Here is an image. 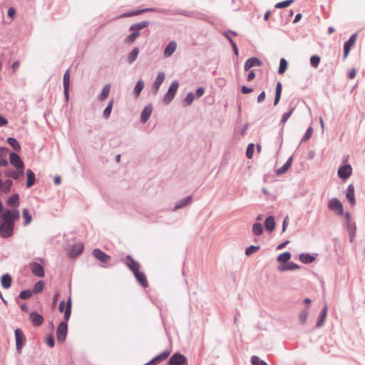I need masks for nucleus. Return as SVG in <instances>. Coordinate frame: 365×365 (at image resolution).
I'll return each instance as SVG.
<instances>
[{
  "label": "nucleus",
  "mask_w": 365,
  "mask_h": 365,
  "mask_svg": "<svg viewBox=\"0 0 365 365\" xmlns=\"http://www.w3.org/2000/svg\"><path fill=\"white\" fill-rule=\"evenodd\" d=\"M352 173V168L350 165L346 164L340 167L338 170V176L342 179L346 180L350 177Z\"/></svg>",
  "instance_id": "0eeeda50"
},
{
  "label": "nucleus",
  "mask_w": 365,
  "mask_h": 365,
  "mask_svg": "<svg viewBox=\"0 0 365 365\" xmlns=\"http://www.w3.org/2000/svg\"><path fill=\"white\" fill-rule=\"evenodd\" d=\"M170 353H171V350L167 349V350H165L164 351H163L162 353H160V354L157 355L155 356V358L157 359L158 362H160V361L165 360V359H167L169 356V355L170 354Z\"/></svg>",
  "instance_id": "c03bdc74"
},
{
  "label": "nucleus",
  "mask_w": 365,
  "mask_h": 365,
  "mask_svg": "<svg viewBox=\"0 0 365 365\" xmlns=\"http://www.w3.org/2000/svg\"><path fill=\"white\" fill-rule=\"evenodd\" d=\"M294 1V0H286V1H281V2H279L277 4H275L274 7L276 9H282V8H285V7H288Z\"/></svg>",
  "instance_id": "de8ad7c7"
},
{
  "label": "nucleus",
  "mask_w": 365,
  "mask_h": 365,
  "mask_svg": "<svg viewBox=\"0 0 365 365\" xmlns=\"http://www.w3.org/2000/svg\"><path fill=\"white\" fill-rule=\"evenodd\" d=\"M149 24L150 23L148 21H140L139 23L131 25L130 30H137L140 32V30L146 28L149 26Z\"/></svg>",
  "instance_id": "7c9ffc66"
},
{
  "label": "nucleus",
  "mask_w": 365,
  "mask_h": 365,
  "mask_svg": "<svg viewBox=\"0 0 365 365\" xmlns=\"http://www.w3.org/2000/svg\"><path fill=\"white\" fill-rule=\"evenodd\" d=\"M255 145L253 143H250L247 145L246 150V156L248 159H252L254 154Z\"/></svg>",
  "instance_id": "09e8293b"
},
{
  "label": "nucleus",
  "mask_w": 365,
  "mask_h": 365,
  "mask_svg": "<svg viewBox=\"0 0 365 365\" xmlns=\"http://www.w3.org/2000/svg\"><path fill=\"white\" fill-rule=\"evenodd\" d=\"M22 217L24 220V225L25 226H26L31 223V222L32 220V217L27 209H24L22 210Z\"/></svg>",
  "instance_id": "c9c22d12"
},
{
  "label": "nucleus",
  "mask_w": 365,
  "mask_h": 365,
  "mask_svg": "<svg viewBox=\"0 0 365 365\" xmlns=\"http://www.w3.org/2000/svg\"><path fill=\"white\" fill-rule=\"evenodd\" d=\"M192 196L189 195L177 201L175 204L174 207L173 208V211L175 212L179 209H181L184 207L189 205L192 202Z\"/></svg>",
  "instance_id": "ddd939ff"
},
{
  "label": "nucleus",
  "mask_w": 365,
  "mask_h": 365,
  "mask_svg": "<svg viewBox=\"0 0 365 365\" xmlns=\"http://www.w3.org/2000/svg\"><path fill=\"white\" fill-rule=\"evenodd\" d=\"M71 299L69 298L68 302H67V304H66V310H65V320L66 321H68L71 317Z\"/></svg>",
  "instance_id": "a18cd8bd"
},
{
  "label": "nucleus",
  "mask_w": 365,
  "mask_h": 365,
  "mask_svg": "<svg viewBox=\"0 0 365 365\" xmlns=\"http://www.w3.org/2000/svg\"><path fill=\"white\" fill-rule=\"evenodd\" d=\"M299 265L297 264L296 263L289 262H287V264H281V265L278 266L277 270L279 272H284V271H287V270L297 269H299Z\"/></svg>",
  "instance_id": "aec40b11"
},
{
  "label": "nucleus",
  "mask_w": 365,
  "mask_h": 365,
  "mask_svg": "<svg viewBox=\"0 0 365 365\" xmlns=\"http://www.w3.org/2000/svg\"><path fill=\"white\" fill-rule=\"evenodd\" d=\"M113 106V101L110 100L103 111V116L105 118H108L110 115L112 108Z\"/></svg>",
  "instance_id": "79ce46f5"
},
{
  "label": "nucleus",
  "mask_w": 365,
  "mask_h": 365,
  "mask_svg": "<svg viewBox=\"0 0 365 365\" xmlns=\"http://www.w3.org/2000/svg\"><path fill=\"white\" fill-rule=\"evenodd\" d=\"M346 197L351 205H354L356 204L354 187L352 184L349 185L346 189Z\"/></svg>",
  "instance_id": "a211bd4d"
},
{
  "label": "nucleus",
  "mask_w": 365,
  "mask_h": 365,
  "mask_svg": "<svg viewBox=\"0 0 365 365\" xmlns=\"http://www.w3.org/2000/svg\"><path fill=\"white\" fill-rule=\"evenodd\" d=\"M9 160L11 164L15 167V168L24 169V165L21 158L16 153H11L9 155Z\"/></svg>",
  "instance_id": "6e6552de"
},
{
  "label": "nucleus",
  "mask_w": 365,
  "mask_h": 365,
  "mask_svg": "<svg viewBox=\"0 0 365 365\" xmlns=\"http://www.w3.org/2000/svg\"><path fill=\"white\" fill-rule=\"evenodd\" d=\"M259 249V246L251 245L246 248L245 255L247 256H250L252 254H253L254 252H256L257 251H258Z\"/></svg>",
  "instance_id": "5fc2aeb1"
},
{
  "label": "nucleus",
  "mask_w": 365,
  "mask_h": 365,
  "mask_svg": "<svg viewBox=\"0 0 365 365\" xmlns=\"http://www.w3.org/2000/svg\"><path fill=\"white\" fill-rule=\"evenodd\" d=\"M68 331L66 322H62L59 324L56 330V337L58 342H63L66 339Z\"/></svg>",
  "instance_id": "423d86ee"
},
{
  "label": "nucleus",
  "mask_w": 365,
  "mask_h": 365,
  "mask_svg": "<svg viewBox=\"0 0 365 365\" xmlns=\"http://www.w3.org/2000/svg\"><path fill=\"white\" fill-rule=\"evenodd\" d=\"M252 365H268L264 361L261 360L258 356H253L251 359Z\"/></svg>",
  "instance_id": "864d4df0"
},
{
  "label": "nucleus",
  "mask_w": 365,
  "mask_h": 365,
  "mask_svg": "<svg viewBox=\"0 0 365 365\" xmlns=\"http://www.w3.org/2000/svg\"><path fill=\"white\" fill-rule=\"evenodd\" d=\"M294 107H292L288 112L284 113L281 118L280 123L284 125L289 117L292 115L293 111L294 110Z\"/></svg>",
  "instance_id": "37998d69"
},
{
  "label": "nucleus",
  "mask_w": 365,
  "mask_h": 365,
  "mask_svg": "<svg viewBox=\"0 0 365 365\" xmlns=\"http://www.w3.org/2000/svg\"><path fill=\"white\" fill-rule=\"evenodd\" d=\"M165 74L163 71L159 72L153 83V94L157 95L161 84L163 83Z\"/></svg>",
  "instance_id": "9b49d317"
},
{
  "label": "nucleus",
  "mask_w": 365,
  "mask_h": 365,
  "mask_svg": "<svg viewBox=\"0 0 365 365\" xmlns=\"http://www.w3.org/2000/svg\"><path fill=\"white\" fill-rule=\"evenodd\" d=\"M127 259L128 260V262H127V265L128 266L130 269L132 270L133 272V273L139 271V269H140L139 263L138 262H136L135 260H134L130 255L127 256Z\"/></svg>",
  "instance_id": "5701e85b"
},
{
  "label": "nucleus",
  "mask_w": 365,
  "mask_h": 365,
  "mask_svg": "<svg viewBox=\"0 0 365 365\" xmlns=\"http://www.w3.org/2000/svg\"><path fill=\"white\" fill-rule=\"evenodd\" d=\"M7 143H9V145L10 146H11L14 148V150H15L16 151H18L21 149L20 144L19 143L17 140L14 138H9L7 139Z\"/></svg>",
  "instance_id": "58836bf2"
},
{
  "label": "nucleus",
  "mask_w": 365,
  "mask_h": 365,
  "mask_svg": "<svg viewBox=\"0 0 365 365\" xmlns=\"http://www.w3.org/2000/svg\"><path fill=\"white\" fill-rule=\"evenodd\" d=\"M26 177H27V181H26V187L28 188L31 187L32 185H34L36 181V177L35 174L31 170H26Z\"/></svg>",
  "instance_id": "a878e982"
},
{
  "label": "nucleus",
  "mask_w": 365,
  "mask_h": 365,
  "mask_svg": "<svg viewBox=\"0 0 365 365\" xmlns=\"http://www.w3.org/2000/svg\"><path fill=\"white\" fill-rule=\"evenodd\" d=\"M43 287H44V283L43 281H38V282H36L34 285V287L33 289V292L34 293H39L41 292L43 289Z\"/></svg>",
  "instance_id": "3c124183"
},
{
  "label": "nucleus",
  "mask_w": 365,
  "mask_h": 365,
  "mask_svg": "<svg viewBox=\"0 0 365 365\" xmlns=\"http://www.w3.org/2000/svg\"><path fill=\"white\" fill-rule=\"evenodd\" d=\"M15 341L16 352L21 354L22 348L26 344V336L19 328L15 330Z\"/></svg>",
  "instance_id": "7ed1b4c3"
},
{
  "label": "nucleus",
  "mask_w": 365,
  "mask_h": 365,
  "mask_svg": "<svg viewBox=\"0 0 365 365\" xmlns=\"http://www.w3.org/2000/svg\"><path fill=\"white\" fill-rule=\"evenodd\" d=\"M241 90H242V93H244V94H247L252 91V88H250L245 86H242Z\"/></svg>",
  "instance_id": "774afa93"
},
{
  "label": "nucleus",
  "mask_w": 365,
  "mask_h": 365,
  "mask_svg": "<svg viewBox=\"0 0 365 365\" xmlns=\"http://www.w3.org/2000/svg\"><path fill=\"white\" fill-rule=\"evenodd\" d=\"M46 343L50 347H53L54 346V339L52 335H49L47 336L46 339Z\"/></svg>",
  "instance_id": "bf43d9fd"
},
{
  "label": "nucleus",
  "mask_w": 365,
  "mask_h": 365,
  "mask_svg": "<svg viewBox=\"0 0 365 365\" xmlns=\"http://www.w3.org/2000/svg\"><path fill=\"white\" fill-rule=\"evenodd\" d=\"M265 100V92L262 91L259 93L257 97V102L262 103Z\"/></svg>",
  "instance_id": "338daca9"
},
{
  "label": "nucleus",
  "mask_w": 365,
  "mask_h": 365,
  "mask_svg": "<svg viewBox=\"0 0 365 365\" xmlns=\"http://www.w3.org/2000/svg\"><path fill=\"white\" fill-rule=\"evenodd\" d=\"M299 260L304 264H309L315 260V257L310 254L302 253L299 257Z\"/></svg>",
  "instance_id": "cd10ccee"
},
{
  "label": "nucleus",
  "mask_w": 365,
  "mask_h": 365,
  "mask_svg": "<svg viewBox=\"0 0 365 365\" xmlns=\"http://www.w3.org/2000/svg\"><path fill=\"white\" fill-rule=\"evenodd\" d=\"M93 255L103 263L107 262L110 259V257L99 249L93 250Z\"/></svg>",
  "instance_id": "f3484780"
},
{
  "label": "nucleus",
  "mask_w": 365,
  "mask_h": 365,
  "mask_svg": "<svg viewBox=\"0 0 365 365\" xmlns=\"http://www.w3.org/2000/svg\"><path fill=\"white\" fill-rule=\"evenodd\" d=\"M321 58L319 56L314 55L312 56L310 58V64L314 68H317L319 63H320Z\"/></svg>",
  "instance_id": "8fccbe9b"
},
{
  "label": "nucleus",
  "mask_w": 365,
  "mask_h": 365,
  "mask_svg": "<svg viewBox=\"0 0 365 365\" xmlns=\"http://www.w3.org/2000/svg\"><path fill=\"white\" fill-rule=\"evenodd\" d=\"M252 232L255 235L259 236L263 232V227L259 222L254 223L252 225Z\"/></svg>",
  "instance_id": "e433bc0d"
},
{
  "label": "nucleus",
  "mask_w": 365,
  "mask_h": 365,
  "mask_svg": "<svg viewBox=\"0 0 365 365\" xmlns=\"http://www.w3.org/2000/svg\"><path fill=\"white\" fill-rule=\"evenodd\" d=\"M11 277L9 274H5L1 276V283L4 289H9L11 284Z\"/></svg>",
  "instance_id": "bb28decb"
},
{
  "label": "nucleus",
  "mask_w": 365,
  "mask_h": 365,
  "mask_svg": "<svg viewBox=\"0 0 365 365\" xmlns=\"http://www.w3.org/2000/svg\"><path fill=\"white\" fill-rule=\"evenodd\" d=\"M328 207L338 215H342L344 213L343 205L336 198H332L329 201Z\"/></svg>",
  "instance_id": "39448f33"
},
{
  "label": "nucleus",
  "mask_w": 365,
  "mask_h": 365,
  "mask_svg": "<svg viewBox=\"0 0 365 365\" xmlns=\"http://www.w3.org/2000/svg\"><path fill=\"white\" fill-rule=\"evenodd\" d=\"M179 88V82L177 80L172 81L168 91L165 93L163 98V103L165 105H168L174 99L176 92Z\"/></svg>",
  "instance_id": "f03ea898"
},
{
  "label": "nucleus",
  "mask_w": 365,
  "mask_h": 365,
  "mask_svg": "<svg viewBox=\"0 0 365 365\" xmlns=\"http://www.w3.org/2000/svg\"><path fill=\"white\" fill-rule=\"evenodd\" d=\"M139 54V48L138 47H135L131 52L130 53L128 57V61L130 64L133 63L137 58Z\"/></svg>",
  "instance_id": "f704fd0d"
},
{
  "label": "nucleus",
  "mask_w": 365,
  "mask_h": 365,
  "mask_svg": "<svg viewBox=\"0 0 365 365\" xmlns=\"http://www.w3.org/2000/svg\"><path fill=\"white\" fill-rule=\"evenodd\" d=\"M309 314V309L306 308L302 309L299 314V320L301 324H305Z\"/></svg>",
  "instance_id": "4c0bfd02"
},
{
  "label": "nucleus",
  "mask_w": 365,
  "mask_h": 365,
  "mask_svg": "<svg viewBox=\"0 0 365 365\" xmlns=\"http://www.w3.org/2000/svg\"><path fill=\"white\" fill-rule=\"evenodd\" d=\"M63 87L69 86V84H70L69 69H67L63 74Z\"/></svg>",
  "instance_id": "603ef678"
},
{
  "label": "nucleus",
  "mask_w": 365,
  "mask_h": 365,
  "mask_svg": "<svg viewBox=\"0 0 365 365\" xmlns=\"http://www.w3.org/2000/svg\"><path fill=\"white\" fill-rule=\"evenodd\" d=\"M288 63L286 59L281 58L279 61V66L278 68V73L283 74L287 69Z\"/></svg>",
  "instance_id": "ea45409f"
},
{
  "label": "nucleus",
  "mask_w": 365,
  "mask_h": 365,
  "mask_svg": "<svg viewBox=\"0 0 365 365\" xmlns=\"http://www.w3.org/2000/svg\"><path fill=\"white\" fill-rule=\"evenodd\" d=\"M29 319L35 326H40L43 322V317L36 312H32L29 315Z\"/></svg>",
  "instance_id": "6ab92c4d"
},
{
  "label": "nucleus",
  "mask_w": 365,
  "mask_h": 365,
  "mask_svg": "<svg viewBox=\"0 0 365 365\" xmlns=\"http://www.w3.org/2000/svg\"><path fill=\"white\" fill-rule=\"evenodd\" d=\"M31 270L32 273L38 277H43L44 276V270L43 267L38 263L34 262L31 264Z\"/></svg>",
  "instance_id": "dca6fc26"
},
{
  "label": "nucleus",
  "mask_w": 365,
  "mask_h": 365,
  "mask_svg": "<svg viewBox=\"0 0 365 365\" xmlns=\"http://www.w3.org/2000/svg\"><path fill=\"white\" fill-rule=\"evenodd\" d=\"M155 11L154 9L153 8H148V9H143V10H138V11H133L132 13H125V14H123L122 15L123 17H127V16H133V15H138V14H140L143 12H145V11Z\"/></svg>",
  "instance_id": "49530a36"
},
{
  "label": "nucleus",
  "mask_w": 365,
  "mask_h": 365,
  "mask_svg": "<svg viewBox=\"0 0 365 365\" xmlns=\"http://www.w3.org/2000/svg\"><path fill=\"white\" fill-rule=\"evenodd\" d=\"M8 206L18 207L19 205V195L16 193L12 195L6 201Z\"/></svg>",
  "instance_id": "c85d7f7f"
},
{
  "label": "nucleus",
  "mask_w": 365,
  "mask_h": 365,
  "mask_svg": "<svg viewBox=\"0 0 365 365\" xmlns=\"http://www.w3.org/2000/svg\"><path fill=\"white\" fill-rule=\"evenodd\" d=\"M187 358L182 354L175 353L169 359L168 365H187Z\"/></svg>",
  "instance_id": "20e7f679"
},
{
  "label": "nucleus",
  "mask_w": 365,
  "mask_h": 365,
  "mask_svg": "<svg viewBox=\"0 0 365 365\" xmlns=\"http://www.w3.org/2000/svg\"><path fill=\"white\" fill-rule=\"evenodd\" d=\"M63 93L66 101L68 102L69 100V86L63 87Z\"/></svg>",
  "instance_id": "69168bd1"
},
{
  "label": "nucleus",
  "mask_w": 365,
  "mask_h": 365,
  "mask_svg": "<svg viewBox=\"0 0 365 365\" xmlns=\"http://www.w3.org/2000/svg\"><path fill=\"white\" fill-rule=\"evenodd\" d=\"M195 100V96L192 92H190L187 94L186 97L184 99V103L189 106L191 105L193 101Z\"/></svg>",
  "instance_id": "6e6d98bb"
},
{
  "label": "nucleus",
  "mask_w": 365,
  "mask_h": 365,
  "mask_svg": "<svg viewBox=\"0 0 365 365\" xmlns=\"http://www.w3.org/2000/svg\"><path fill=\"white\" fill-rule=\"evenodd\" d=\"M24 174V169L16 168V170L6 169L5 175L14 180H19Z\"/></svg>",
  "instance_id": "9d476101"
},
{
  "label": "nucleus",
  "mask_w": 365,
  "mask_h": 365,
  "mask_svg": "<svg viewBox=\"0 0 365 365\" xmlns=\"http://www.w3.org/2000/svg\"><path fill=\"white\" fill-rule=\"evenodd\" d=\"M229 33H231L233 35H237V34L234 31H225L223 33V35L227 38V40L230 42L231 44H232V43H235L232 40V38H231V36H230Z\"/></svg>",
  "instance_id": "052dcab7"
},
{
  "label": "nucleus",
  "mask_w": 365,
  "mask_h": 365,
  "mask_svg": "<svg viewBox=\"0 0 365 365\" xmlns=\"http://www.w3.org/2000/svg\"><path fill=\"white\" fill-rule=\"evenodd\" d=\"M350 240L352 241L356 235V225H353L351 230H349Z\"/></svg>",
  "instance_id": "680f3d73"
},
{
  "label": "nucleus",
  "mask_w": 365,
  "mask_h": 365,
  "mask_svg": "<svg viewBox=\"0 0 365 365\" xmlns=\"http://www.w3.org/2000/svg\"><path fill=\"white\" fill-rule=\"evenodd\" d=\"M177 43L175 41H171L165 47L164 50V56L165 58L170 57L177 49Z\"/></svg>",
  "instance_id": "4468645a"
},
{
  "label": "nucleus",
  "mask_w": 365,
  "mask_h": 365,
  "mask_svg": "<svg viewBox=\"0 0 365 365\" xmlns=\"http://www.w3.org/2000/svg\"><path fill=\"white\" fill-rule=\"evenodd\" d=\"M153 112V106L149 104L146 106L140 114V120L142 123H145L150 118Z\"/></svg>",
  "instance_id": "2eb2a0df"
},
{
  "label": "nucleus",
  "mask_w": 365,
  "mask_h": 365,
  "mask_svg": "<svg viewBox=\"0 0 365 365\" xmlns=\"http://www.w3.org/2000/svg\"><path fill=\"white\" fill-rule=\"evenodd\" d=\"M83 249V244L78 243V244L74 245L70 250V255L73 257V256L80 255L82 252Z\"/></svg>",
  "instance_id": "c756f323"
},
{
  "label": "nucleus",
  "mask_w": 365,
  "mask_h": 365,
  "mask_svg": "<svg viewBox=\"0 0 365 365\" xmlns=\"http://www.w3.org/2000/svg\"><path fill=\"white\" fill-rule=\"evenodd\" d=\"M356 38H357L356 34H353L350 36L349 39L344 43V58H346L347 56L349 55L351 47L353 46V45L355 43V42L356 41Z\"/></svg>",
  "instance_id": "1a4fd4ad"
},
{
  "label": "nucleus",
  "mask_w": 365,
  "mask_h": 365,
  "mask_svg": "<svg viewBox=\"0 0 365 365\" xmlns=\"http://www.w3.org/2000/svg\"><path fill=\"white\" fill-rule=\"evenodd\" d=\"M110 84H106L103 86L101 93L98 97L100 101H104L108 96L110 93Z\"/></svg>",
  "instance_id": "473e14b6"
},
{
  "label": "nucleus",
  "mask_w": 365,
  "mask_h": 365,
  "mask_svg": "<svg viewBox=\"0 0 365 365\" xmlns=\"http://www.w3.org/2000/svg\"><path fill=\"white\" fill-rule=\"evenodd\" d=\"M133 31L128 37L125 38V41L126 43L131 44L133 43L137 38L140 35V32L137 30H130Z\"/></svg>",
  "instance_id": "2f4dec72"
},
{
  "label": "nucleus",
  "mask_w": 365,
  "mask_h": 365,
  "mask_svg": "<svg viewBox=\"0 0 365 365\" xmlns=\"http://www.w3.org/2000/svg\"><path fill=\"white\" fill-rule=\"evenodd\" d=\"M312 133H313V128L312 127H309L307 129L303 138L302 139V141H306V140H309L312 137Z\"/></svg>",
  "instance_id": "13d9d810"
},
{
  "label": "nucleus",
  "mask_w": 365,
  "mask_h": 365,
  "mask_svg": "<svg viewBox=\"0 0 365 365\" xmlns=\"http://www.w3.org/2000/svg\"><path fill=\"white\" fill-rule=\"evenodd\" d=\"M262 61H260L259 58L255 57L250 58L246 61L244 65V69L245 71H247L254 66H262Z\"/></svg>",
  "instance_id": "f8f14e48"
},
{
  "label": "nucleus",
  "mask_w": 365,
  "mask_h": 365,
  "mask_svg": "<svg viewBox=\"0 0 365 365\" xmlns=\"http://www.w3.org/2000/svg\"><path fill=\"white\" fill-rule=\"evenodd\" d=\"M264 227L267 232H272L275 229V221L273 216H269L264 222Z\"/></svg>",
  "instance_id": "412c9836"
},
{
  "label": "nucleus",
  "mask_w": 365,
  "mask_h": 365,
  "mask_svg": "<svg viewBox=\"0 0 365 365\" xmlns=\"http://www.w3.org/2000/svg\"><path fill=\"white\" fill-rule=\"evenodd\" d=\"M293 160L292 156L289 157L287 162L279 169L277 170V173L278 175H283L290 168L292 163Z\"/></svg>",
  "instance_id": "393cba45"
},
{
  "label": "nucleus",
  "mask_w": 365,
  "mask_h": 365,
  "mask_svg": "<svg viewBox=\"0 0 365 365\" xmlns=\"http://www.w3.org/2000/svg\"><path fill=\"white\" fill-rule=\"evenodd\" d=\"M288 224H289V217L287 216L284 217L283 222H282V232H285V230H287V227L288 226Z\"/></svg>",
  "instance_id": "0e129e2a"
},
{
  "label": "nucleus",
  "mask_w": 365,
  "mask_h": 365,
  "mask_svg": "<svg viewBox=\"0 0 365 365\" xmlns=\"http://www.w3.org/2000/svg\"><path fill=\"white\" fill-rule=\"evenodd\" d=\"M134 275L138 280V282L143 287H148V282L145 275L144 273L140 272V271H138L134 273Z\"/></svg>",
  "instance_id": "b1692460"
},
{
  "label": "nucleus",
  "mask_w": 365,
  "mask_h": 365,
  "mask_svg": "<svg viewBox=\"0 0 365 365\" xmlns=\"http://www.w3.org/2000/svg\"><path fill=\"white\" fill-rule=\"evenodd\" d=\"M327 310H328V306H327V304H325L321 312L320 317L317 319V324H316L317 328L322 327V325L324 324V320L327 315Z\"/></svg>",
  "instance_id": "4be33fe9"
},
{
  "label": "nucleus",
  "mask_w": 365,
  "mask_h": 365,
  "mask_svg": "<svg viewBox=\"0 0 365 365\" xmlns=\"http://www.w3.org/2000/svg\"><path fill=\"white\" fill-rule=\"evenodd\" d=\"M15 14H16V10L14 9V8H13V7L9 8L7 11L8 16L11 19H13L14 17Z\"/></svg>",
  "instance_id": "e2e57ef3"
},
{
  "label": "nucleus",
  "mask_w": 365,
  "mask_h": 365,
  "mask_svg": "<svg viewBox=\"0 0 365 365\" xmlns=\"http://www.w3.org/2000/svg\"><path fill=\"white\" fill-rule=\"evenodd\" d=\"M291 257L292 255L289 252H285L278 255L277 261L284 264V263L288 262V261L291 259Z\"/></svg>",
  "instance_id": "72a5a7b5"
},
{
  "label": "nucleus",
  "mask_w": 365,
  "mask_h": 365,
  "mask_svg": "<svg viewBox=\"0 0 365 365\" xmlns=\"http://www.w3.org/2000/svg\"><path fill=\"white\" fill-rule=\"evenodd\" d=\"M143 88H144V81L140 79L137 82V83L134 88V93L136 96H138L140 95V93H141Z\"/></svg>",
  "instance_id": "a19ab883"
},
{
  "label": "nucleus",
  "mask_w": 365,
  "mask_h": 365,
  "mask_svg": "<svg viewBox=\"0 0 365 365\" xmlns=\"http://www.w3.org/2000/svg\"><path fill=\"white\" fill-rule=\"evenodd\" d=\"M32 295V292L30 290H24L20 293V297L23 299H27Z\"/></svg>",
  "instance_id": "4d7b16f0"
},
{
  "label": "nucleus",
  "mask_w": 365,
  "mask_h": 365,
  "mask_svg": "<svg viewBox=\"0 0 365 365\" xmlns=\"http://www.w3.org/2000/svg\"><path fill=\"white\" fill-rule=\"evenodd\" d=\"M19 211L16 209L4 210L0 216V236L8 238L14 235V223L19 218Z\"/></svg>",
  "instance_id": "f257e3e1"
}]
</instances>
